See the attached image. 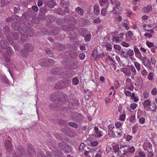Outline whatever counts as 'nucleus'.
I'll list each match as a JSON object with an SVG mask.
<instances>
[{
  "instance_id": "f257e3e1",
  "label": "nucleus",
  "mask_w": 157,
  "mask_h": 157,
  "mask_svg": "<svg viewBox=\"0 0 157 157\" xmlns=\"http://www.w3.org/2000/svg\"><path fill=\"white\" fill-rule=\"evenodd\" d=\"M51 72L54 75H59L60 77L61 78H69L72 76L71 73L70 71H64L61 73L59 70V69L54 68L51 70Z\"/></svg>"
},
{
  "instance_id": "f03ea898",
  "label": "nucleus",
  "mask_w": 157,
  "mask_h": 157,
  "mask_svg": "<svg viewBox=\"0 0 157 157\" xmlns=\"http://www.w3.org/2000/svg\"><path fill=\"white\" fill-rule=\"evenodd\" d=\"M55 62L52 59L48 58H43L40 59L39 61V65L44 67H48L52 65Z\"/></svg>"
},
{
  "instance_id": "7ed1b4c3",
  "label": "nucleus",
  "mask_w": 157,
  "mask_h": 157,
  "mask_svg": "<svg viewBox=\"0 0 157 157\" xmlns=\"http://www.w3.org/2000/svg\"><path fill=\"white\" fill-rule=\"evenodd\" d=\"M60 94V95H63V99H61V98L60 97V100L62 101V102L63 103V104H64L65 102H66V95L63 94V93H60L59 94L57 92H55L53 93L52 94H51L50 96V99L52 101H56V99H58V98L57 96L58 94Z\"/></svg>"
},
{
  "instance_id": "20e7f679",
  "label": "nucleus",
  "mask_w": 157,
  "mask_h": 157,
  "mask_svg": "<svg viewBox=\"0 0 157 157\" xmlns=\"http://www.w3.org/2000/svg\"><path fill=\"white\" fill-rule=\"evenodd\" d=\"M69 84L68 80L60 81L58 82L55 85L56 89H62L67 87Z\"/></svg>"
},
{
  "instance_id": "39448f33",
  "label": "nucleus",
  "mask_w": 157,
  "mask_h": 157,
  "mask_svg": "<svg viewBox=\"0 0 157 157\" xmlns=\"http://www.w3.org/2000/svg\"><path fill=\"white\" fill-rule=\"evenodd\" d=\"M0 44L2 48L6 49L7 53L9 55L12 54L13 52L9 46L8 47L7 46L5 41L3 40H1L0 41Z\"/></svg>"
},
{
  "instance_id": "423d86ee",
  "label": "nucleus",
  "mask_w": 157,
  "mask_h": 157,
  "mask_svg": "<svg viewBox=\"0 0 157 157\" xmlns=\"http://www.w3.org/2000/svg\"><path fill=\"white\" fill-rule=\"evenodd\" d=\"M6 41L8 44L12 45L15 50L18 51L19 50L18 45L17 44L15 45L13 43V40L10 37L7 36Z\"/></svg>"
},
{
  "instance_id": "0eeeda50",
  "label": "nucleus",
  "mask_w": 157,
  "mask_h": 157,
  "mask_svg": "<svg viewBox=\"0 0 157 157\" xmlns=\"http://www.w3.org/2000/svg\"><path fill=\"white\" fill-rule=\"evenodd\" d=\"M124 35V34L123 33H121L118 34L116 36L113 37L112 40L116 43L120 42L123 40Z\"/></svg>"
},
{
  "instance_id": "6e6552de",
  "label": "nucleus",
  "mask_w": 157,
  "mask_h": 157,
  "mask_svg": "<svg viewBox=\"0 0 157 157\" xmlns=\"http://www.w3.org/2000/svg\"><path fill=\"white\" fill-rule=\"evenodd\" d=\"M64 129L63 130V132L66 134L69 137H72L75 135L76 133L74 132H72L71 130L68 128H64Z\"/></svg>"
},
{
  "instance_id": "1a4fd4ad",
  "label": "nucleus",
  "mask_w": 157,
  "mask_h": 157,
  "mask_svg": "<svg viewBox=\"0 0 157 157\" xmlns=\"http://www.w3.org/2000/svg\"><path fill=\"white\" fill-rule=\"evenodd\" d=\"M45 18L47 22L49 23H52L56 20L55 17L53 15H48L46 16Z\"/></svg>"
},
{
  "instance_id": "9d476101",
  "label": "nucleus",
  "mask_w": 157,
  "mask_h": 157,
  "mask_svg": "<svg viewBox=\"0 0 157 157\" xmlns=\"http://www.w3.org/2000/svg\"><path fill=\"white\" fill-rule=\"evenodd\" d=\"M24 48L26 52H32L33 49L32 45L26 43L25 44Z\"/></svg>"
},
{
  "instance_id": "9b49d317",
  "label": "nucleus",
  "mask_w": 157,
  "mask_h": 157,
  "mask_svg": "<svg viewBox=\"0 0 157 157\" xmlns=\"http://www.w3.org/2000/svg\"><path fill=\"white\" fill-rule=\"evenodd\" d=\"M152 6L151 5L149 4L147 6L143 7L142 10V11L144 13H148L152 10Z\"/></svg>"
},
{
  "instance_id": "f8f14e48",
  "label": "nucleus",
  "mask_w": 157,
  "mask_h": 157,
  "mask_svg": "<svg viewBox=\"0 0 157 157\" xmlns=\"http://www.w3.org/2000/svg\"><path fill=\"white\" fill-rule=\"evenodd\" d=\"M4 145L6 148V149L7 151H10V150L13 147L11 143L8 140L5 141Z\"/></svg>"
},
{
  "instance_id": "ddd939ff",
  "label": "nucleus",
  "mask_w": 157,
  "mask_h": 157,
  "mask_svg": "<svg viewBox=\"0 0 157 157\" xmlns=\"http://www.w3.org/2000/svg\"><path fill=\"white\" fill-rule=\"evenodd\" d=\"M67 21L68 24L70 25H75L76 23L75 19L72 16H68Z\"/></svg>"
},
{
  "instance_id": "4468645a",
  "label": "nucleus",
  "mask_w": 157,
  "mask_h": 157,
  "mask_svg": "<svg viewBox=\"0 0 157 157\" xmlns=\"http://www.w3.org/2000/svg\"><path fill=\"white\" fill-rule=\"evenodd\" d=\"M143 65L147 67V65L150 63L149 59L146 57H143L141 60Z\"/></svg>"
},
{
  "instance_id": "2eb2a0df",
  "label": "nucleus",
  "mask_w": 157,
  "mask_h": 157,
  "mask_svg": "<svg viewBox=\"0 0 157 157\" xmlns=\"http://www.w3.org/2000/svg\"><path fill=\"white\" fill-rule=\"evenodd\" d=\"M134 50L136 57L139 58L142 57L141 54L139 49L135 46H134Z\"/></svg>"
},
{
  "instance_id": "dca6fc26",
  "label": "nucleus",
  "mask_w": 157,
  "mask_h": 157,
  "mask_svg": "<svg viewBox=\"0 0 157 157\" xmlns=\"http://www.w3.org/2000/svg\"><path fill=\"white\" fill-rule=\"evenodd\" d=\"M11 26L14 30H17L19 29L20 25L17 22H14L12 23Z\"/></svg>"
},
{
  "instance_id": "f3484780",
  "label": "nucleus",
  "mask_w": 157,
  "mask_h": 157,
  "mask_svg": "<svg viewBox=\"0 0 157 157\" xmlns=\"http://www.w3.org/2000/svg\"><path fill=\"white\" fill-rule=\"evenodd\" d=\"M94 12L95 15H98L100 12V9L98 5H95L94 7Z\"/></svg>"
},
{
  "instance_id": "a211bd4d",
  "label": "nucleus",
  "mask_w": 157,
  "mask_h": 157,
  "mask_svg": "<svg viewBox=\"0 0 157 157\" xmlns=\"http://www.w3.org/2000/svg\"><path fill=\"white\" fill-rule=\"evenodd\" d=\"M134 53L133 50L129 48L127 50V51L126 52V53L125 55H126V56H128L130 57V56H132L134 55Z\"/></svg>"
},
{
  "instance_id": "6ab92c4d",
  "label": "nucleus",
  "mask_w": 157,
  "mask_h": 157,
  "mask_svg": "<svg viewBox=\"0 0 157 157\" xmlns=\"http://www.w3.org/2000/svg\"><path fill=\"white\" fill-rule=\"evenodd\" d=\"M119 7H114L111 12L114 15L118 14L120 13V11H119Z\"/></svg>"
},
{
  "instance_id": "aec40b11",
  "label": "nucleus",
  "mask_w": 157,
  "mask_h": 157,
  "mask_svg": "<svg viewBox=\"0 0 157 157\" xmlns=\"http://www.w3.org/2000/svg\"><path fill=\"white\" fill-rule=\"evenodd\" d=\"M60 5L62 7L68 6L69 5L68 0H61Z\"/></svg>"
},
{
  "instance_id": "412c9836",
  "label": "nucleus",
  "mask_w": 157,
  "mask_h": 157,
  "mask_svg": "<svg viewBox=\"0 0 157 157\" xmlns=\"http://www.w3.org/2000/svg\"><path fill=\"white\" fill-rule=\"evenodd\" d=\"M54 50H53V51H54ZM45 51L46 53L48 55H49V56L50 57H53V52L54 51H52V50H50V49L48 48H46L45 49Z\"/></svg>"
},
{
  "instance_id": "4be33fe9",
  "label": "nucleus",
  "mask_w": 157,
  "mask_h": 157,
  "mask_svg": "<svg viewBox=\"0 0 157 157\" xmlns=\"http://www.w3.org/2000/svg\"><path fill=\"white\" fill-rule=\"evenodd\" d=\"M123 72L127 76H129L131 75L130 71L127 68H124L123 70Z\"/></svg>"
},
{
  "instance_id": "5701e85b",
  "label": "nucleus",
  "mask_w": 157,
  "mask_h": 157,
  "mask_svg": "<svg viewBox=\"0 0 157 157\" xmlns=\"http://www.w3.org/2000/svg\"><path fill=\"white\" fill-rule=\"evenodd\" d=\"M111 4L115 6V7H119L120 5V3L116 0H111Z\"/></svg>"
},
{
  "instance_id": "b1692460",
  "label": "nucleus",
  "mask_w": 157,
  "mask_h": 157,
  "mask_svg": "<svg viewBox=\"0 0 157 157\" xmlns=\"http://www.w3.org/2000/svg\"><path fill=\"white\" fill-rule=\"evenodd\" d=\"M156 108V105L155 103H153L151 104L149 106V109L150 111H154Z\"/></svg>"
},
{
  "instance_id": "393cba45",
  "label": "nucleus",
  "mask_w": 157,
  "mask_h": 157,
  "mask_svg": "<svg viewBox=\"0 0 157 157\" xmlns=\"http://www.w3.org/2000/svg\"><path fill=\"white\" fill-rule=\"evenodd\" d=\"M95 133L96 134L97 136L99 137L103 135L102 132L99 130L98 128H94Z\"/></svg>"
},
{
  "instance_id": "a878e982",
  "label": "nucleus",
  "mask_w": 157,
  "mask_h": 157,
  "mask_svg": "<svg viewBox=\"0 0 157 157\" xmlns=\"http://www.w3.org/2000/svg\"><path fill=\"white\" fill-rule=\"evenodd\" d=\"M34 34L33 30L31 29H29L27 31L26 34L27 35V37H31L33 36Z\"/></svg>"
},
{
  "instance_id": "bb28decb",
  "label": "nucleus",
  "mask_w": 157,
  "mask_h": 157,
  "mask_svg": "<svg viewBox=\"0 0 157 157\" xmlns=\"http://www.w3.org/2000/svg\"><path fill=\"white\" fill-rule=\"evenodd\" d=\"M151 103V101L149 99H147L145 100L143 103V105L145 106H149L150 105Z\"/></svg>"
},
{
  "instance_id": "cd10ccee",
  "label": "nucleus",
  "mask_w": 157,
  "mask_h": 157,
  "mask_svg": "<svg viewBox=\"0 0 157 157\" xmlns=\"http://www.w3.org/2000/svg\"><path fill=\"white\" fill-rule=\"evenodd\" d=\"M28 153L31 155H33L35 154V150L33 148L29 147L27 149Z\"/></svg>"
},
{
  "instance_id": "c85d7f7f",
  "label": "nucleus",
  "mask_w": 157,
  "mask_h": 157,
  "mask_svg": "<svg viewBox=\"0 0 157 157\" xmlns=\"http://www.w3.org/2000/svg\"><path fill=\"white\" fill-rule=\"evenodd\" d=\"M75 11L80 15H82L84 13L83 10L80 7H78L75 9Z\"/></svg>"
},
{
  "instance_id": "c756f323",
  "label": "nucleus",
  "mask_w": 157,
  "mask_h": 157,
  "mask_svg": "<svg viewBox=\"0 0 157 157\" xmlns=\"http://www.w3.org/2000/svg\"><path fill=\"white\" fill-rule=\"evenodd\" d=\"M134 65L138 71H139L141 69L140 64L138 62H135L134 63Z\"/></svg>"
},
{
  "instance_id": "7c9ffc66",
  "label": "nucleus",
  "mask_w": 157,
  "mask_h": 157,
  "mask_svg": "<svg viewBox=\"0 0 157 157\" xmlns=\"http://www.w3.org/2000/svg\"><path fill=\"white\" fill-rule=\"evenodd\" d=\"M79 83V81L77 77H74L72 80V84L77 85Z\"/></svg>"
},
{
  "instance_id": "2f4dec72",
  "label": "nucleus",
  "mask_w": 157,
  "mask_h": 157,
  "mask_svg": "<svg viewBox=\"0 0 157 157\" xmlns=\"http://www.w3.org/2000/svg\"><path fill=\"white\" fill-rule=\"evenodd\" d=\"M123 150L124 151V152L125 153V155L126 153L128 152V148L129 146L128 145H126L122 147Z\"/></svg>"
},
{
  "instance_id": "473e14b6",
  "label": "nucleus",
  "mask_w": 157,
  "mask_h": 157,
  "mask_svg": "<svg viewBox=\"0 0 157 157\" xmlns=\"http://www.w3.org/2000/svg\"><path fill=\"white\" fill-rule=\"evenodd\" d=\"M134 157H146V154L144 152L140 151L138 155H135Z\"/></svg>"
},
{
  "instance_id": "72a5a7b5",
  "label": "nucleus",
  "mask_w": 157,
  "mask_h": 157,
  "mask_svg": "<svg viewBox=\"0 0 157 157\" xmlns=\"http://www.w3.org/2000/svg\"><path fill=\"white\" fill-rule=\"evenodd\" d=\"M105 46L107 51L109 52H110L112 51V44H107Z\"/></svg>"
},
{
  "instance_id": "f704fd0d",
  "label": "nucleus",
  "mask_w": 157,
  "mask_h": 157,
  "mask_svg": "<svg viewBox=\"0 0 157 157\" xmlns=\"http://www.w3.org/2000/svg\"><path fill=\"white\" fill-rule=\"evenodd\" d=\"M146 44L147 46L150 48H152L155 46L154 43L149 41H147Z\"/></svg>"
},
{
  "instance_id": "c9c22d12",
  "label": "nucleus",
  "mask_w": 157,
  "mask_h": 157,
  "mask_svg": "<svg viewBox=\"0 0 157 157\" xmlns=\"http://www.w3.org/2000/svg\"><path fill=\"white\" fill-rule=\"evenodd\" d=\"M137 118L139 119V122L141 124H143L145 121V119L144 117H140L138 115L137 116Z\"/></svg>"
},
{
  "instance_id": "e433bc0d",
  "label": "nucleus",
  "mask_w": 157,
  "mask_h": 157,
  "mask_svg": "<svg viewBox=\"0 0 157 157\" xmlns=\"http://www.w3.org/2000/svg\"><path fill=\"white\" fill-rule=\"evenodd\" d=\"M130 70L132 72H133L134 75H136V71L133 65H131L130 66Z\"/></svg>"
},
{
  "instance_id": "4c0bfd02",
  "label": "nucleus",
  "mask_w": 157,
  "mask_h": 157,
  "mask_svg": "<svg viewBox=\"0 0 157 157\" xmlns=\"http://www.w3.org/2000/svg\"><path fill=\"white\" fill-rule=\"evenodd\" d=\"M108 0H100V4L101 6H103L106 5L107 3Z\"/></svg>"
},
{
  "instance_id": "58836bf2",
  "label": "nucleus",
  "mask_w": 157,
  "mask_h": 157,
  "mask_svg": "<svg viewBox=\"0 0 157 157\" xmlns=\"http://www.w3.org/2000/svg\"><path fill=\"white\" fill-rule=\"evenodd\" d=\"M28 37L27 36H26L25 35H22L21 36V39L23 43H24L28 39Z\"/></svg>"
},
{
  "instance_id": "ea45409f",
  "label": "nucleus",
  "mask_w": 157,
  "mask_h": 157,
  "mask_svg": "<svg viewBox=\"0 0 157 157\" xmlns=\"http://www.w3.org/2000/svg\"><path fill=\"white\" fill-rule=\"evenodd\" d=\"M153 74L152 72H150L148 75L147 78L150 81L152 80L153 79Z\"/></svg>"
},
{
  "instance_id": "a19ab883",
  "label": "nucleus",
  "mask_w": 157,
  "mask_h": 157,
  "mask_svg": "<svg viewBox=\"0 0 157 157\" xmlns=\"http://www.w3.org/2000/svg\"><path fill=\"white\" fill-rule=\"evenodd\" d=\"M109 135L110 136H115L114 132L110 128H109L108 131Z\"/></svg>"
},
{
  "instance_id": "79ce46f5",
  "label": "nucleus",
  "mask_w": 157,
  "mask_h": 157,
  "mask_svg": "<svg viewBox=\"0 0 157 157\" xmlns=\"http://www.w3.org/2000/svg\"><path fill=\"white\" fill-rule=\"evenodd\" d=\"M137 106L138 105L137 104L135 103H133L130 104V107L132 110H134L137 107Z\"/></svg>"
},
{
  "instance_id": "37998d69",
  "label": "nucleus",
  "mask_w": 157,
  "mask_h": 157,
  "mask_svg": "<svg viewBox=\"0 0 157 157\" xmlns=\"http://www.w3.org/2000/svg\"><path fill=\"white\" fill-rule=\"evenodd\" d=\"M91 36V35L90 34H87L85 36L84 38L85 40L86 41H89L90 40V37Z\"/></svg>"
},
{
  "instance_id": "c03bdc74",
  "label": "nucleus",
  "mask_w": 157,
  "mask_h": 157,
  "mask_svg": "<svg viewBox=\"0 0 157 157\" xmlns=\"http://www.w3.org/2000/svg\"><path fill=\"white\" fill-rule=\"evenodd\" d=\"M122 147L119 148V150L118 151L119 155H125V153L124 152V151L122 149Z\"/></svg>"
},
{
  "instance_id": "a18cd8bd",
  "label": "nucleus",
  "mask_w": 157,
  "mask_h": 157,
  "mask_svg": "<svg viewBox=\"0 0 157 157\" xmlns=\"http://www.w3.org/2000/svg\"><path fill=\"white\" fill-rule=\"evenodd\" d=\"M58 46L57 49L59 50H63L65 49V47L64 45L61 44H58Z\"/></svg>"
},
{
  "instance_id": "49530a36",
  "label": "nucleus",
  "mask_w": 157,
  "mask_h": 157,
  "mask_svg": "<svg viewBox=\"0 0 157 157\" xmlns=\"http://www.w3.org/2000/svg\"><path fill=\"white\" fill-rule=\"evenodd\" d=\"M101 14L103 16H105L107 14L106 9H102L101 10Z\"/></svg>"
},
{
  "instance_id": "de8ad7c7",
  "label": "nucleus",
  "mask_w": 157,
  "mask_h": 157,
  "mask_svg": "<svg viewBox=\"0 0 157 157\" xmlns=\"http://www.w3.org/2000/svg\"><path fill=\"white\" fill-rule=\"evenodd\" d=\"M12 36L13 38L15 40H16L18 39L19 37L18 34L16 33H13L12 34Z\"/></svg>"
},
{
  "instance_id": "09e8293b",
  "label": "nucleus",
  "mask_w": 157,
  "mask_h": 157,
  "mask_svg": "<svg viewBox=\"0 0 157 157\" xmlns=\"http://www.w3.org/2000/svg\"><path fill=\"white\" fill-rule=\"evenodd\" d=\"M121 45L124 47H128L129 46V44L124 41H123L121 43Z\"/></svg>"
},
{
  "instance_id": "8fccbe9b",
  "label": "nucleus",
  "mask_w": 157,
  "mask_h": 157,
  "mask_svg": "<svg viewBox=\"0 0 157 157\" xmlns=\"http://www.w3.org/2000/svg\"><path fill=\"white\" fill-rule=\"evenodd\" d=\"M58 123L60 125L64 124H66V121L60 119L58 120Z\"/></svg>"
},
{
  "instance_id": "3c124183",
  "label": "nucleus",
  "mask_w": 157,
  "mask_h": 157,
  "mask_svg": "<svg viewBox=\"0 0 157 157\" xmlns=\"http://www.w3.org/2000/svg\"><path fill=\"white\" fill-rule=\"evenodd\" d=\"M68 124L70 126L73 128H77L78 127L77 124L73 122H70Z\"/></svg>"
},
{
  "instance_id": "603ef678",
  "label": "nucleus",
  "mask_w": 157,
  "mask_h": 157,
  "mask_svg": "<svg viewBox=\"0 0 157 157\" xmlns=\"http://www.w3.org/2000/svg\"><path fill=\"white\" fill-rule=\"evenodd\" d=\"M114 48L120 51L121 49V47L119 44H115L113 45Z\"/></svg>"
},
{
  "instance_id": "864d4df0",
  "label": "nucleus",
  "mask_w": 157,
  "mask_h": 157,
  "mask_svg": "<svg viewBox=\"0 0 157 157\" xmlns=\"http://www.w3.org/2000/svg\"><path fill=\"white\" fill-rule=\"evenodd\" d=\"M124 93L126 96L128 97L130 96L132 94L131 93L130 91L127 90H124Z\"/></svg>"
},
{
  "instance_id": "5fc2aeb1",
  "label": "nucleus",
  "mask_w": 157,
  "mask_h": 157,
  "mask_svg": "<svg viewBox=\"0 0 157 157\" xmlns=\"http://www.w3.org/2000/svg\"><path fill=\"white\" fill-rule=\"evenodd\" d=\"M69 9L67 7H65V10L64 11H62V13H60V15H63L65 13H68L69 12Z\"/></svg>"
},
{
  "instance_id": "6e6d98bb",
  "label": "nucleus",
  "mask_w": 157,
  "mask_h": 157,
  "mask_svg": "<svg viewBox=\"0 0 157 157\" xmlns=\"http://www.w3.org/2000/svg\"><path fill=\"white\" fill-rule=\"evenodd\" d=\"M114 151L115 152H118V151L119 150V148L118 145H116L113 146Z\"/></svg>"
},
{
  "instance_id": "4d7b16f0",
  "label": "nucleus",
  "mask_w": 157,
  "mask_h": 157,
  "mask_svg": "<svg viewBox=\"0 0 157 157\" xmlns=\"http://www.w3.org/2000/svg\"><path fill=\"white\" fill-rule=\"evenodd\" d=\"M122 25L123 27H124L126 30H128L129 29L128 25L124 22L122 23Z\"/></svg>"
},
{
  "instance_id": "13d9d810",
  "label": "nucleus",
  "mask_w": 157,
  "mask_h": 157,
  "mask_svg": "<svg viewBox=\"0 0 157 157\" xmlns=\"http://www.w3.org/2000/svg\"><path fill=\"white\" fill-rule=\"evenodd\" d=\"M151 94L153 95H155L157 94V90L156 88H154L151 91Z\"/></svg>"
},
{
  "instance_id": "bf43d9fd",
  "label": "nucleus",
  "mask_w": 157,
  "mask_h": 157,
  "mask_svg": "<svg viewBox=\"0 0 157 157\" xmlns=\"http://www.w3.org/2000/svg\"><path fill=\"white\" fill-rule=\"evenodd\" d=\"M4 32L6 31V33H10V29L8 26H5L4 27V29L3 30Z\"/></svg>"
},
{
  "instance_id": "052dcab7",
  "label": "nucleus",
  "mask_w": 157,
  "mask_h": 157,
  "mask_svg": "<svg viewBox=\"0 0 157 157\" xmlns=\"http://www.w3.org/2000/svg\"><path fill=\"white\" fill-rule=\"evenodd\" d=\"M20 54L23 57H25V58H27L28 56L29 55L28 53L26 52H21L20 53Z\"/></svg>"
},
{
  "instance_id": "680f3d73",
  "label": "nucleus",
  "mask_w": 157,
  "mask_h": 157,
  "mask_svg": "<svg viewBox=\"0 0 157 157\" xmlns=\"http://www.w3.org/2000/svg\"><path fill=\"white\" fill-rule=\"evenodd\" d=\"M98 142L97 141H93L90 143V144L92 146H95L98 144Z\"/></svg>"
},
{
  "instance_id": "e2e57ef3",
  "label": "nucleus",
  "mask_w": 157,
  "mask_h": 157,
  "mask_svg": "<svg viewBox=\"0 0 157 157\" xmlns=\"http://www.w3.org/2000/svg\"><path fill=\"white\" fill-rule=\"evenodd\" d=\"M149 94L148 92L144 91L143 94V96L146 99L148 97Z\"/></svg>"
},
{
  "instance_id": "0e129e2a",
  "label": "nucleus",
  "mask_w": 157,
  "mask_h": 157,
  "mask_svg": "<svg viewBox=\"0 0 157 157\" xmlns=\"http://www.w3.org/2000/svg\"><path fill=\"white\" fill-rule=\"evenodd\" d=\"M115 125L116 128H121L122 126V124L120 122H118L115 123Z\"/></svg>"
},
{
  "instance_id": "69168bd1",
  "label": "nucleus",
  "mask_w": 157,
  "mask_h": 157,
  "mask_svg": "<svg viewBox=\"0 0 157 157\" xmlns=\"http://www.w3.org/2000/svg\"><path fill=\"white\" fill-rule=\"evenodd\" d=\"M141 73L143 76H146L147 75V72L146 70L144 69L142 71Z\"/></svg>"
},
{
  "instance_id": "338daca9",
  "label": "nucleus",
  "mask_w": 157,
  "mask_h": 157,
  "mask_svg": "<svg viewBox=\"0 0 157 157\" xmlns=\"http://www.w3.org/2000/svg\"><path fill=\"white\" fill-rule=\"evenodd\" d=\"M135 120V116L134 115L132 116L130 118V121L131 122H133Z\"/></svg>"
},
{
  "instance_id": "774afa93",
  "label": "nucleus",
  "mask_w": 157,
  "mask_h": 157,
  "mask_svg": "<svg viewBox=\"0 0 157 157\" xmlns=\"http://www.w3.org/2000/svg\"><path fill=\"white\" fill-rule=\"evenodd\" d=\"M79 57L80 59L81 60H83L85 57V55L84 53H81L79 56Z\"/></svg>"
}]
</instances>
